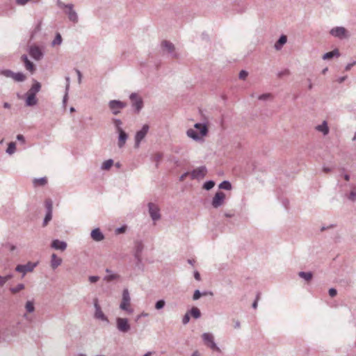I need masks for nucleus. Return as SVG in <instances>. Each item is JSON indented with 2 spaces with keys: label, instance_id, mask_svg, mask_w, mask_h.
I'll return each mask as SVG.
<instances>
[{
  "label": "nucleus",
  "instance_id": "nucleus-1",
  "mask_svg": "<svg viewBox=\"0 0 356 356\" xmlns=\"http://www.w3.org/2000/svg\"><path fill=\"white\" fill-rule=\"evenodd\" d=\"M130 301L131 298L129 292L127 289H124L122 291V298L120 305V308L123 311H126L129 314H131L133 312V309L130 308Z\"/></svg>",
  "mask_w": 356,
  "mask_h": 356
},
{
  "label": "nucleus",
  "instance_id": "nucleus-2",
  "mask_svg": "<svg viewBox=\"0 0 356 356\" xmlns=\"http://www.w3.org/2000/svg\"><path fill=\"white\" fill-rule=\"evenodd\" d=\"M116 327L119 332L127 333L130 330L131 325L127 318L118 317L116 318Z\"/></svg>",
  "mask_w": 356,
  "mask_h": 356
},
{
  "label": "nucleus",
  "instance_id": "nucleus-3",
  "mask_svg": "<svg viewBox=\"0 0 356 356\" xmlns=\"http://www.w3.org/2000/svg\"><path fill=\"white\" fill-rule=\"evenodd\" d=\"M127 104L120 100H111L108 102V107L114 115L120 113V110L126 107Z\"/></svg>",
  "mask_w": 356,
  "mask_h": 356
},
{
  "label": "nucleus",
  "instance_id": "nucleus-4",
  "mask_svg": "<svg viewBox=\"0 0 356 356\" xmlns=\"http://www.w3.org/2000/svg\"><path fill=\"white\" fill-rule=\"evenodd\" d=\"M129 98L131 101L132 106L135 109V112L139 113L143 107V101L142 98L135 92L131 93Z\"/></svg>",
  "mask_w": 356,
  "mask_h": 356
},
{
  "label": "nucleus",
  "instance_id": "nucleus-5",
  "mask_svg": "<svg viewBox=\"0 0 356 356\" xmlns=\"http://www.w3.org/2000/svg\"><path fill=\"white\" fill-rule=\"evenodd\" d=\"M202 337L204 343L208 347H209L212 350L220 352V349L217 346L216 343L214 341V338L212 334L206 332L202 335Z\"/></svg>",
  "mask_w": 356,
  "mask_h": 356
},
{
  "label": "nucleus",
  "instance_id": "nucleus-6",
  "mask_svg": "<svg viewBox=\"0 0 356 356\" xmlns=\"http://www.w3.org/2000/svg\"><path fill=\"white\" fill-rule=\"evenodd\" d=\"M148 211L152 220L157 221L161 219L160 209L154 203L149 202L147 204Z\"/></svg>",
  "mask_w": 356,
  "mask_h": 356
},
{
  "label": "nucleus",
  "instance_id": "nucleus-7",
  "mask_svg": "<svg viewBox=\"0 0 356 356\" xmlns=\"http://www.w3.org/2000/svg\"><path fill=\"white\" fill-rule=\"evenodd\" d=\"M93 304H94V307H95V310L94 317L96 319H99L102 321L108 323V319L107 316H106L105 314L102 311L101 307L99 305L98 299L97 298H94Z\"/></svg>",
  "mask_w": 356,
  "mask_h": 356
},
{
  "label": "nucleus",
  "instance_id": "nucleus-8",
  "mask_svg": "<svg viewBox=\"0 0 356 356\" xmlns=\"http://www.w3.org/2000/svg\"><path fill=\"white\" fill-rule=\"evenodd\" d=\"M330 33L332 36L341 40L348 38L349 36L348 34V31L342 26H337L332 29L330 31Z\"/></svg>",
  "mask_w": 356,
  "mask_h": 356
},
{
  "label": "nucleus",
  "instance_id": "nucleus-9",
  "mask_svg": "<svg viewBox=\"0 0 356 356\" xmlns=\"http://www.w3.org/2000/svg\"><path fill=\"white\" fill-rule=\"evenodd\" d=\"M37 263L28 262L24 265L19 264L16 266L15 270L23 274V277L26 273L31 272L36 267Z\"/></svg>",
  "mask_w": 356,
  "mask_h": 356
},
{
  "label": "nucleus",
  "instance_id": "nucleus-10",
  "mask_svg": "<svg viewBox=\"0 0 356 356\" xmlns=\"http://www.w3.org/2000/svg\"><path fill=\"white\" fill-rule=\"evenodd\" d=\"M149 130V126L144 124L140 130L136 132L135 136V147H138L142 140L145 137Z\"/></svg>",
  "mask_w": 356,
  "mask_h": 356
},
{
  "label": "nucleus",
  "instance_id": "nucleus-11",
  "mask_svg": "<svg viewBox=\"0 0 356 356\" xmlns=\"http://www.w3.org/2000/svg\"><path fill=\"white\" fill-rule=\"evenodd\" d=\"M29 54L31 58L35 60H40L44 56V54L41 49L36 45H33L29 47Z\"/></svg>",
  "mask_w": 356,
  "mask_h": 356
},
{
  "label": "nucleus",
  "instance_id": "nucleus-12",
  "mask_svg": "<svg viewBox=\"0 0 356 356\" xmlns=\"http://www.w3.org/2000/svg\"><path fill=\"white\" fill-rule=\"evenodd\" d=\"M225 194L222 191L217 192L213 197L211 205L213 208H218L222 206L225 202Z\"/></svg>",
  "mask_w": 356,
  "mask_h": 356
},
{
  "label": "nucleus",
  "instance_id": "nucleus-13",
  "mask_svg": "<svg viewBox=\"0 0 356 356\" xmlns=\"http://www.w3.org/2000/svg\"><path fill=\"white\" fill-rule=\"evenodd\" d=\"M207 170L205 166H200L193 170L191 173V179H200L205 177Z\"/></svg>",
  "mask_w": 356,
  "mask_h": 356
},
{
  "label": "nucleus",
  "instance_id": "nucleus-14",
  "mask_svg": "<svg viewBox=\"0 0 356 356\" xmlns=\"http://www.w3.org/2000/svg\"><path fill=\"white\" fill-rule=\"evenodd\" d=\"M161 47L170 54L173 58H178V54L175 51V47L171 42L168 40L162 41Z\"/></svg>",
  "mask_w": 356,
  "mask_h": 356
},
{
  "label": "nucleus",
  "instance_id": "nucleus-15",
  "mask_svg": "<svg viewBox=\"0 0 356 356\" xmlns=\"http://www.w3.org/2000/svg\"><path fill=\"white\" fill-rule=\"evenodd\" d=\"M143 244L141 241H136L135 243V254L134 257L135 259L137 260V265H138L140 263H141L142 258H141V254L143 250Z\"/></svg>",
  "mask_w": 356,
  "mask_h": 356
},
{
  "label": "nucleus",
  "instance_id": "nucleus-16",
  "mask_svg": "<svg viewBox=\"0 0 356 356\" xmlns=\"http://www.w3.org/2000/svg\"><path fill=\"white\" fill-rule=\"evenodd\" d=\"M67 243L63 241H60L58 239H54L52 241L51 243V248L53 249L65 251L67 248Z\"/></svg>",
  "mask_w": 356,
  "mask_h": 356
},
{
  "label": "nucleus",
  "instance_id": "nucleus-17",
  "mask_svg": "<svg viewBox=\"0 0 356 356\" xmlns=\"http://www.w3.org/2000/svg\"><path fill=\"white\" fill-rule=\"evenodd\" d=\"M74 5L72 3H70V6H68V10L66 12L69 19L73 23H77L78 22V15L76 12L73 9Z\"/></svg>",
  "mask_w": 356,
  "mask_h": 356
},
{
  "label": "nucleus",
  "instance_id": "nucleus-18",
  "mask_svg": "<svg viewBox=\"0 0 356 356\" xmlns=\"http://www.w3.org/2000/svg\"><path fill=\"white\" fill-rule=\"evenodd\" d=\"M91 237L95 241H101L104 238V234L99 228H95L91 232Z\"/></svg>",
  "mask_w": 356,
  "mask_h": 356
},
{
  "label": "nucleus",
  "instance_id": "nucleus-19",
  "mask_svg": "<svg viewBox=\"0 0 356 356\" xmlns=\"http://www.w3.org/2000/svg\"><path fill=\"white\" fill-rule=\"evenodd\" d=\"M51 267L52 269H56L62 264V259L58 257L56 254H52L51 256Z\"/></svg>",
  "mask_w": 356,
  "mask_h": 356
},
{
  "label": "nucleus",
  "instance_id": "nucleus-20",
  "mask_svg": "<svg viewBox=\"0 0 356 356\" xmlns=\"http://www.w3.org/2000/svg\"><path fill=\"white\" fill-rule=\"evenodd\" d=\"M316 129L319 132H321L323 136H327L329 134L330 129L327 125V123L325 120H324L322 124H318L316 127Z\"/></svg>",
  "mask_w": 356,
  "mask_h": 356
},
{
  "label": "nucleus",
  "instance_id": "nucleus-21",
  "mask_svg": "<svg viewBox=\"0 0 356 356\" xmlns=\"http://www.w3.org/2000/svg\"><path fill=\"white\" fill-rule=\"evenodd\" d=\"M340 52L338 49H334V50L327 52L325 54H323L322 58L323 60H327L331 59L334 57L338 58L340 56Z\"/></svg>",
  "mask_w": 356,
  "mask_h": 356
},
{
  "label": "nucleus",
  "instance_id": "nucleus-22",
  "mask_svg": "<svg viewBox=\"0 0 356 356\" xmlns=\"http://www.w3.org/2000/svg\"><path fill=\"white\" fill-rule=\"evenodd\" d=\"M40 88H41L40 83L37 81H34V83L33 84L31 88L29 90L27 93L36 97V94L40 91Z\"/></svg>",
  "mask_w": 356,
  "mask_h": 356
},
{
  "label": "nucleus",
  "instance_id": "nucleus-23",
  "mask_svg": "<svg viewBox=\"0 0 356 356\" xmlns=\"http://www.w3.org/2000/svg\"><path fill=\"white\" fill-rule=\"evenodd\" d=\"M118 134V147L121 148L125 145L128 136L124 130L119 131Z\"/></svg>",
  "mask_w": 356,
  "mask_h": 356
},
{
  "label": "nucleus",
  "instance_id": "nucleus-24",
  "mask_svg": "<svg viewBox=\"0 0 356 356\" xmlns=\"http://www.w3.org/2000/svg\"><path fill=\"white\" fill-rule=\"evenodd\" d=\"M194 127L200 131L201 136H207L208 133V127L205 124L196 123Z\"/></svg>",
  "mask_w": 356,
  "mask_h": 356
},
{
  "label": "nucleus",
  "instance_id": "nucleus-25",
  "mask_svg": "<svg viewBox=\"0 0 356 356\" xmlns=\"http://www.w3.org/2000/svg\"><path fill=\"white\" fill-rule=\"evenodd\" d=\"M186 134L189 138H193L195 141H199L202 139L201 135L198 134L196 131L193 129H189L186 131Z\"/></svg>",
  "mask_w": 356,
  "mask_h": 356
},
{
  "label": "nucleus",
  "instance_id": "nucleus-26",
  "mask_svg": "<svg viewBox=\"0 0 356 356\" xmlns=\"http://www.w3.org/2000/svg\"><path fill=\"white\" fill-rule=\"evenodd\" d=\"M26 105L27 106H33L37 104L38 99L35 96L26 93Z\"/></svg>",
  "mask_w": 356,
  "mask_h": 356
},
{
  "label": "nucleus",
  "instance_id": "nucleus-27",
  "mask_svg": "<svg viewBox=\"0 0 356 356\" xmlns=\"http://www.w3.org/2000/svg\"><path fill=\"white\" fill-rule=\"evenodd\" d=\"M287 41V38L284 35H282L278 40L275 44V49L276 50H280L282 49V46L286 44Z\"/></svg>",
  "mask_w": 356,
  "mask_h": 356
},
{
  "label": "nucleus",
  "instance_id": "nucleus-28",
  "mask_svg": "<svg viewBox=\"0 0 356 356\" xmlns=\"http://www.w3.org/2000/svg\"><path fill=\"white\" fill-rule=\"evenodd\" d=\"M13 79L17 82H23L26 79V76L22 72H15Z\"/></svg>",
  "mask_w": 356,
  "mask_h": 356
},
{
  "label": "nucleus",
  "instance_id": "nucleus-29",
  "mask_svg": "<svg viewBox=\"0 0 356 356\" xmlns=\"http://www.w3.org/2000/svg\"><path fill=\"white\" fill-rule=\"evenodd\" d=\"M188 313L195 319L200 318L201 317L200 310L196 307H193L191 309L188 311Z\"/></svg>",
  "mask_w": 356,
  "mask_h": 356
},
{
  "label": "nucleus",
  "instance_id": "nucleus-30",
  "mask_svg": "<svg viewBox=\"0 0 356 356\" xmlns=\"http://www.w3.org/2000/svg\"><path fill=\"white\" fill-rule=\"evenodd\" d=\"M33 185L35 187L37 186H43L47 183V179L46 177H41L38 179H34Z\"/></svg>",
  "mask_w": 356,
  "mask_h": 356
},
{
  "label": "nucleus",
  "instance_id": "nucleus-31",
  "mask_svg": "<svg viewBox=\"0 0 356 356\" xmlns=\"http://www.w3.org/2000/svg\"><path fill=\"white\" fill-rule=\"evenodd\" d=\"M298 275L307 282L310 281L313 277V274L312 272L300 271L298 273Z\"/></svg>",
  "mask_w": 356,
  "mask_h": 356
},
{
  "label": "nucleus",
  "instance_id": "nucleus-32",
  "mask_svg": "<svg viewBox=\"0 0 356 356\" xmlns=\"http://www.w3.org/2000/svg\"><path fill=\"white\" fill-rule=\"evenodd\" d=\"M25 309L28 313H33L35 311L33 301L28 300L25 304Z\"/></svg>",
  "mask_w": 356,
  "mask_h": 356
},
{
  "label": "nucleus",
  "instance_id": "nucleus-33",
  "mask_svg": "<svg viewBox=\"0 0 356 356\" xmlns=\"http://www.w3.org/2000/svg\"><path fill=\"white\" fill-rule=\"evenodd\" d=\"M25 288V285L24 284H18L15 287H11L10 288V291L13 293V294H15L17 293H18L19 291L23 290Z\"/></svg>",
  "mask_w": 356,
  "mask_h": 356
},
{
  "label": "nucleus",
  "instance_id": "nucleus-34",
  "mask_svg": "<svg viewBox=\"0 0 356 356\" xmlns=\"http://www.w3.org/2000/svg\"><path fill=\"white\" fill-rule=\"evenodd\" d=\"M219 188L224 190H230L232 188V184L229 181H223L219 186Z\"/></svg>",
  "mask_w": 356,
  "mask_h": 356
},
{
  "label": "nucleus",
  "instance_id": "nucleus-35",
  "mask_svg": "<svg viewBox=\"0 0 356 356\" xmlns=\"http://www.w3.org/2000/svg\"><path fill=\"white\" fill-rule=\"evenodd\" d=\"M62 37L59 33H57L54 40L51 42L52 46L60 45L62 43Z\"/></svg>",
  "mask_w": 356,
  "mask_h": 356
},
{
  "label": "nucleus",
  "instance_id": "nucleus-36",
  "mask_svg": "<svg viewBox=\"0 0 356 356\" xmlns=\"http://www.w3.org/2000/svg\"><path fill=\"white\" fill-rule=\"evenodd\" d=\"M113 161L112 159L106 160L102 163L101 168L102 170H109L113 165Z\"/></svg>",
  "mask_w": 356,
  "mask_h": 356
},
{
  "label": "nucleus",
  "instance_id": "nucleus-37",
  "mask_svg": "<svg viewBox=\"0 0 356 356\" xmlns=\"http://www.w3.org/2000/svg\"><path fill=\"white\" fill-rule=\"evenodd\" d=\"M15 149H16L15 143L13 142H11L8 145V147L6 149V153L8 154H12L15 152Z\"/></svg>",
  "mask_w": 356,
  "mask_h": 356
},
{
  "label": "nucleus",
  "instance_id": "nucleus-38",
  "mask_svg": "<svg viewBox=\"0 0 356 356\" xmlns=\"http://www.w3.org/2000/svg\"><path fill=\"white\" fill-rule=\"evenodd\" d=\"M25 68L26 70L29 71L31 74L34 73L35 71V65L30 60L25 65Z\"/></svg>",
  "mask_w": 356,
  "mask_h": 356
},
{
  "label": "nucleus",
  "instance_id": "nucleus-39",
  "mask_svg": "<svg viewBox=\"0 0 356 356\" xmlns=\"http://www.w3.org/2000/svg\"><path fill=\"white\" fill-rule=\"evenodd\" d=\"M113 123H114L115 127L116 129V131L118 132H119L120 131H123V129L122 128V122L120 119H114Z\"/></svg>",
  "mask_w": 356,
  "mask_h": 356
},
{
  "label": "nucleus",
  "instance_id": "nucleus-40",
  "mask_svg": "<svg viewBox=\"0 0 356 356\" xmlns=\"http://www.w3.org/2000/svg\"><path fill=\"white\" fill-rule=\"evenodd\" d=\"M14 73L15 72L10 70H3L0 72V74L3 75L7 78L13 79Z\"/></svg>",
  "mask_w": 356,
  "mask_h": 356
},
{
  "label": "nucleus",
  "instance_id": "nucleus-41",
  "mask_svg": "<svg viewBox=\"0 0 356 356\" xmlns=\"http://www.w3.org/2000/svg\"><path fill=\"white\" fill-rule=\"evenodd\" d=\"M215 186V182L212 180L207 181L203 185V188L207 191L211 190Z\"/></svg>",
  "mask_w": 356,
  "mask_h": 356
},
{
  "label": "nucleus",
  "instance_id": "nucleus-42",
  "mask_svg": "<svg viewBox=\"0 0 356 356\" xmlns=\"http://www.w3.org/2000/svg\"><path fill=\"white\" fill-rule=\"evenodd\" d=\"M51 218H52V213L47 212L45 217L43 220L42 226L43 227L47 226V224L49 223V222L51 220Z\"/></svg>",
  "mask_w": 356,
  "mask_h": 356
},
{
  "label": "nucleus",
  "instance_id": "nucleus-43",
  "mask_svg": "<svg viewBox=\"0 0 356 356\" xmlns=\"http://www.w3.org/2000/svg\"><path fill=\"white\" fill-rule=\"evenodd\" d=\"M162 158H163V154L161 152H157L156 154H154L153 160H154V161L156 162V167H158Z\"/></svg>",
  "mask_w": 356,
  "mask_h": 356
},
{
  "label": "nucleus",
  "instance_id": "nucleus-44",
  "mask_svg": "<svg viewBox=\"0 0 356 356\" xmlns=\"http://www.w3.org/2000/svg\"><path fill=\"white\" fill-rule=\"evenodd\" d=\"M165 305V302L164 300H159L155 303V308L158 310L163 309Z\"/></svg>",
  "mask_w": 356,
  "mask_h": 356
},
{
  "label": "nucleus",
  "instance_id": "nucleus-45",
  "mask_svg": "<svg viewBox=\"0 0 356 356\" xmlns=\"http://www.w3.org/2000/svg\"><path fill=\"white\" fill-rule=\"evenodd\" d=\"M290 74V71L288 69H285L282 71H280L277 73V76L278 78L281 79L283 76H289Z\"/></svg>",
  "mask_w": 356,
  "mask_h": 356
},
{
  "label": "nucleus",
  "instance_id": "nucleus-46",
  "mask_svg": "<svg viewBox=\"0 0 356 356\" xmlns=\"http://www.w3.org/2000/svg\"><path fill=\"white\" fill-rule=\"evenodd\" d=\"M45 206L47 209V212L52 213V202L51 200H47L45 201Z\"/></svg>",
  "mask_w": 356,
  "mask_h": 356
},
{
  "label": "nucleus",
  "instance_id": "nucleus-47",
  "mask_svg": "<svg viewBox=\"0 0 356 356\" xmlns=\"http://www.w3.org/2000/svg\"><path fill=\"white\" fill-rule=\"evenodd\" d=\"M348 200H350L352 202L356 201V191L354 190L351 191L349 195H348Z\"/></svg>",
  "mask_w": 356,
  "mask_h": 356
},
{
  "label": "nucleus",
  "instance_id": "nucleus-48",
  "mask_svg": "<svg viewBox=\"0 0 356 356\" xmlns=\"http://www.w3.org/2000/svg\"><path fill=\"white\" fill-rule=\"evenodd\" d=\"M271 96L272 95L270 93H265V94H262V95H259L258 97V99L259 100L266 101V100L268 99L269 98H270Z\"/></svg>",
  "mask_w": 356,
  "mask_h": 356
},
{
  "label": "nucleus",
  "instance_id": "nucleus-49",
  "mask_svg": "<svg viewBox=\"0 0 356 356\" xmlns=\"http://www.w3.org/2000/svg\"><path fill=\"white\" fill-rule=\"evenodd\" d=\"M202 296V292L200 291V290L197 289L194 291L193 296V300H197L200 298Z\"/></svg>",
  "mask_w": 356,
  "mask_h": 356
},
{
  "label": "nucleus",
  "instance_id": "nucleus-50",
  "mask_svg": "<svg viewBox=\"0 0 356 356\" xmlns=\"http://www.w3.org/2000/svg\"><path fill=\"white\" fill-rule=\"evenodd\" d=\"M189 321H190V314H189V313H188V312H186V313L185 314V315L183 316V318H182V323H183L184 325H186V324L189 322Z\"/></svg>",
  "mask_w": 356,
  "mask_h": 356
},
{
  "label": "nucleus",
  "instance_id": "nucleus-51",
  "mask_svg": "<svg viewBox=\"0 0 356 356\" xmlns=\"http://www.w3.org/2000/svg\"><path fill=\"white\" fill-rule=\"evenodd\" d=\"M56 4L60 8H68V6H70V3L65 4L63 2H62L60 0H57Z\"/></svg>",
  "mask_w": 356,
  "mask_h": 356
},
{
  "label": "nucleus",
  "instance_id": "nucleus-52",
  "mask_svg": "<svg viewBox=\"0 0 356 356\" xmlns=\"http://www.w3.org/2000/svg\"><path fill=\"white\" fill-rule=\"evenodd\" d=\"M248 73L247 71L245 70H241L240 72H239V75H238V77L240 79H245V78L248 76Z\"/></svg>",
  "mask_w": 356,
  "mask_h": 356
},
{
  "label": "nucleus",
  "instance_id": "nucleus-53",
  "mask_svg": "<svg viewBox=\"0 0 356 356\" xmlns=\"http://www.w3.org/2000/svg\"><path fill=\"white\" fill-rule=\"evenodd\" d=\"M118 277V276L117 275H115V274L108 275L105 277L104 280H106L108 282H111V281H113V280H115Z\"/></svg>",
  "mask_w": 356,
  "mask_h": 356
},
{
  "label": "nucleus",
  "instance_id": "nucleus-54",
  "mask_svg": "<svg viewBox=\"0 0 356 356\" xmlns=\"http://www.w3.org/2000/svg\"><path fill=\"white\" fill-rule=\"evenodd\" d=\"M88 280L91 283H96L97 282H98L99 280V276H90L88 277Z\"/></svg>",
  "mask_w": 356,
  "mask_h": 356
},
{
  "label": "nucleus",
  "instance_id": "nucleus-55",
  "mask_svg": "<svg viewBox=\"0 0 356 356\" xmlns=\"http://www.w3.org/2000/svg\"><path fill=\"white\" fill-rule=\"evenodd\" d=\"M126 229H127L126 226H122V227H118L116 229L115 233L116 234L124 233L126 231Z\"/></svg>",
  "mask_w": 356,
  "mask_h": 356
},
{
  "label": "nucleus",
  "instance_id": "nucleus-56",
  "mask_svg": "<svg viewBox=\"0 0 356 356\" xmlns=\"http://www.w3.org/2000/svg\"><path fill=\"white\" fill-rule=\"evenodd\" d=\"M356 64V61L354 60L353 63H348L345 67L346 71H349L352 68L353 66H354Z\"/></svg>",
  "mask_w": 356,
  "mask_h": 356
},
{
  "label": "nucleus",
  "instance_id": "nucleus-57",
  "mask_svg": "<svg viewBox=\"0 0 356 356\" xmlns=\"http://www.w3.org/2000/svg\"><path fill=\"white\" fill-rule=\"evenodd\" d=\"M259 295H260V293H257V297H256V299H255V300L254 301V302L252 303V307L254 309H257V307L258 300H259Z\"/></svg>",
  "mask_w": 356,
  "mask_h": 356
},
{
  "label": "nucleus",
  "instance_id": "nucleus-58",
  "mask_svg": "<svg viewBox=\"0 0 356 356\" xmlns=\"http://www.w3.org/2000/svg\"><path fill=\"white\" fill-rule=\"evenodd\" d=\"M337 294V291L335 289L331 288L329 289V295L331 297H334Z\"/></svg>",
  "mask_w": 356,
  "mask_h": 356
},
{
  "label": "nucleus",
  "instance_id": "nucleus-59",
  "mask_svg": "<svg viewBox=\"0 0 356 356\" xmlns=\"http://www.w3.org/2000/svg\"><path fill=\"white\" fill-rule=\"evenodd\" d=\"M21 60L22 61L24 62V65L29 62L30 61V60L28 58V56L26 55V54H23L22 56H21Z\"/></svg>",
  "mask_w": 356,
  "mask_h": 356
},
{
  "label": "nucleus",
  "instance_id": "nucleus-60",
  "mask_svg": "<svg viewBox=\"0 0 356 356\" xmlns=\"http://www.w3.org/2000/svg\"><path fill=\"white\" fill-rule=\"evenodd\" d=\"M21 60L22 61L24 62V65L29 62L30 61V60L28 58V56L26 55V54H23L22 56H21Z\"/></svg>",
  "mask_w": 356,
  "mask_h": 356
},
{
  "label": "nucleus",
  "instance_id": "nucleus-61",
  "mask_svg": "<svg viewBox=\"0 0 356 356\" xmlns=\"http://www.w3.org/2000/svg\"><path fill=\"white\" fill-rule=\"evenodd\" d=\"M13 277V275L12 274H8L6 276H3V278L4 279L3 280V283L4 284L9 280H10L11 278Z\"/></svg>",
  "mask_w": 356,
  "mask_h": 356
},
{
  "label": "nucleus",
  "instance_id": "nucleus-62",
  "mask_svg": "<svg viewBox=\"0 0 356 356\" xmlns=\"http://www.w3.org/2000/svg\"><path fill=\"white\" fill-rule=\"evenodd\" d=\"M191 172H186L179 177V181H183Z\"/></svg>",
  "mask_w": 356,
  "mask_h": 356
},
{
  "label": "nucleus",
  "instance_id": "nucleus-63",
  "mask_svg": "<svg viewBox=\"0 0 356 356\" xmlns=\"http://www.w3.org/2000/svg\"><path fill=\"white\" fill-rule=\"evenodd\" d=\"M75 71H76V72L77 74V76H78V82H79V83H81V78H82L81 72L78 69H76Z\"/></svg>",
  "mask_w": 356,
  "mask_h": 356
},
{
  "label": "nucleus",
  "instance_id": "nucleus-64",
  "mask_svg": "<svg viewBox=\"0 0 356 356\" xmlns=\"http://www.w3.org/2000/svg\"><path fill=\"white\" fill-rule=\"evenodd\" d=\"M194 277L197 281H200L201 280L200 274L199 273L198 271L196 270L194 272Z\"/></svg>",
  "mask_w": 356,
  "mask_h": 356
}]
</instances>
